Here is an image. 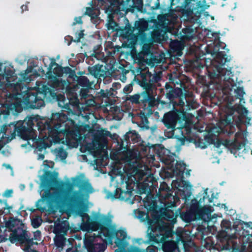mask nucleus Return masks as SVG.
<instances>
[{
	"label": "nucleus",
	"instance_id": "nucleus-1",
	"mask_svg": "<svg viewBox=\"0 0 252 252\" xmlns=\"http://www.w3.org/2000/svg\"><path fill=\"white\" fill-rule=\"evenodd\" d=\"M52 118L54 127L44 129L43 131L40 132L38 138L35 137V132L32 129L26 132L29 133L26 139L32 140V146L39 151L50 147L53 143L67 144L70 142L69 136L71 134V130L67 126L72 124V121L67 120L66 116L63 114H54Z\"/></svg>",
	"mask_w": 252,
	"mask_h": 252
},
{
	"label": "nucleus",
	"instance_id": "nucleus-2",
	"mask_svg": "<svg viewBox=\"0 0 252 252\" xmlns=\"http://www.w3.org/2000/svg\"><path fill=\"white\" fill-rule=\"evenodd\" d=\"M140 0H108L105 5V12L108 14L109 19L107 23L109 30H117L116 23L111 19L112 14L117 13L121 10H128L131 7L136 6V4H140Z\"/></svg>",
	"mask_w": 252,
	"mask_h": 252
},
{
	"label": "nucleus",
	"instance_id": "nucleus-3",
	"mask_svg": "<svg viewBox=\"0 0 252 252\" xmlns=\"http://www.w3.org/2000/svg\"><path fill=\"white\" fill-rule=\"evenodd\" d=\"M9 238L12 243L16 241L23 242L28 238L27 232L23 228H18L16 231L10 232L4 225L0 226V238L1 240H5Z\"/></svg>",
	"mask_w": 252,
	"mask_h": 252
},
{
	"label": "nucleus",
	"instance_id": "nucleus-4",
	"mask_svg": "<svg viewBox=\"0 0 252 252\" xmlns=\"http://www.w3.org/2000/svg\"><path fill=\"white\" fill-rule=\"evenodd\" d=\"M99 237H94L93 235L89 234L86 235L84 240V246L88 252H103L105 249V245L103 243H100Z\"/></svg>",
	"mask_w": 252,
	"mask_h": 252
},
{
	"label": "nucleus",
	"instance_id": "nucleus-5",
	"mask_svg": "<svg viewBox=\"0 0 252 252\" xmlns=\"http://www.w3.org/2000/svg\"><path fill=\"white\" fill-rule=\"evenodd\" d=\"M13 74V69L11 64L0 62V87L3 85H8Z\"/></svg>",
	"mask_w": 252,
	"mask_h": 252
},
{
	"label": "nucleus",
	"instance_id": "nucleus-6",
	"mask_svg": "<svg viewBox=\"0 0 252 252\" xmlns=\"http://www.w3.org/2000/svg\"><path fill=\"white\" fill-rule=\"evenodd\" d=\"M92 7H87L85 14L92 18L96 17L99 14V9L105 3L104 0H93L92 2Z\"/></svg>",
	"mask_w": 252,
	"mask_h": 252
},
{
	"label": "nucleus",
	"instance_id": "nucleus-7",
	"mask_svg": "<svg viewBox=\"0 0 252 252\" xmlns=\"http://www.w3.org/2000/svg\"><path fill=\"white\" fill-rule=\"evenodd\" d=\"M180 188L179 189V194L182 196L183 199H186L190 196L192 189V186L190 183L182 181L180 183Z\"/></svg>",
	"mask_w": 252,
	"mask_h": 252
},
{
	"label": "nucleus",
	"instance_id": "nucleus-8",
	"mask_svg": "<svg viewBox=\"0 0 252 252\" xmlns=\"http://www.w3.org/2000/svg\"><path fill=\"white\" fill-rule=\"evenodd\" d=\"M0 221L1 224L4 225V227L9 230L10 232L16 231L19 228L15 229L13 230L12 229L18 224L19 221L16 219L13 218H9L6 219V218H3V221L1 220V217L0 216Z\"/></svg>",
	"mask_w": 252,
	"mask_h": 252
},
{
	"label": "nucleus",
	"instance_id": "nucleus-9",
	"mask_svg": "<svg viewBox=\"0 0 252 252\" xmlns=\"http://www.w3.org/2000/svg\"><path fill=\"white\" fill-rule=\"evenodd\" d=\"M45 96V94L41 92H36V95L34 93L32 94L29 93L28 96V98L26 101L30 103H36L39 101V104L40 105H43L44 103L43 99L44 98Z\"/></svg>",
	"mask_w": 252,
	"mask_h": 252
},
{
	"label": "nucleus",
	"instance_id": "nucleus-10",
	"mask_svg": "<svg viewBox=\"0 0 252 252\" xmlns=\"http://www.w3.org/2000/svg\"><path fill=\"white\" fill-rule=\"evenodd\" d=\"M113 229L112 228H108L103 227L100 228L99 236L101 237L102 236L105 237L104 242L105 243H111L112 242V233Z\"/></svg>",
	"mask_w": 252,
	"mask_h": 252
},
{
	"label": "nucleus",
	"instance_id": "nucleus-11",
	"mask_svg": "<svg viewBox=\"0 0 252 252\" xmlns=\"http://www.w3.org/2000/svg\"><path fill=\"white\" fill-rule=\"evenodd\" d=\"M117 239L115 243L118 247L125 246L126 244L124 241L126 238V233L124 230H120L116 233Z\"/></svg>",
	"mask_w": 252,
	"mask_h": 252
},
{
	"label": "nucleus",
	"instance_id": "nucleus-12",
	"mask_svg": "<svg viewBox=\"0 0 252 252\" xmlns=\"http://www.w3.org/2000/svg\"><path fill=\"white\" fill-rule=\"evenodd\" d=\"M243 137V134L241 133H238L236 134V140L235 143L234 145V150L232 151L235 157H237L236 152L237 151H240L243 147H245L246 144L245 142L244 143H240V140Z\"/></svg>",
	"mask_w": 252,
	"mask_h": 252
},
{
	"label": "nucleus",
	"instance_id": "nucleus-13",
	"mask_svg": "<svg viewBox=\"0 0 252 252\" xmlns=\"http://www.w3.org/2000/svg\"><path fill=\"white\" fill-rule=\"evenodd\" d=\"M22 79L26 81H30L33 78L32 76H36V71L33 70L32 67H28L26 70L21 73Z\"/></svg>",
	"mask_w": 252,
	"mask_h": 252
},
{
	"label": "nucleus",
	"instance_id": "nucleus-14",
	"mask_svg": "<svg viewBox=\"0 0 252 252\" xmlns=\"http://www.w3.org/2000/svg\"><path fill=\"white\" fill-rule=\"evenodd\" d=\"M4 106L5 108H7L8 112L13 109H15V111H18L21 109L22 104L20 101L14 99L12 100L11 102L10 100H7Z\"/></svg>",
	"mask_w": 252,
	"mask_h": 252
},
{
	"label": "nucleus",
	"instance_id": "nucleus-15",
	"mask_svg": "<svg viewBox=\"0 0 252 252\" xmlns=\"http://www.w3.org/2000/svg\"><path fill=\"white\" fill-rule=\"evenodd\" d=\"M229 116H226L224 119H222L219 123V128L215 127L213 129L214 132L220 133L223 131V128L226 126L228 125L231 122V120H229Z\"/></svg>",
	"mask_w": 252,
	"mask_h": 252
},
{
	"label": "nucleus",
	"instance_id": "nucleus-16",
	"mask_svg": "<svg viewBox=\"0 0 252 252\" xmlns=\"http://www.w3.org/2000/svg\"><path fill=\"white\" fill-rule=\"evenodd\" d=\"M163 122L168 127H172L175 126V119L172 113H168L164 116Z\"/></svg>",
	"mask_w": 252,
	"mask_h": 252
},
{
	"label": "nucleus",
	"instance_id": "nucleus-17",
	"mask_svg": "<svg viewBox=\"0 0 252 252\" xmlns=\"http://www.w3.org/2000/svg\"><path fill=\"white\" fill-rule=\"evenodd\" d=\"M50 68V70L53 69V73L56 76L60 77L63 74L62 68L52 61L51 63Z\"/></svg>",
	"mask_w": 252,
	"mask_h": 252
},
{
	"label": "nucleus",
	"instance_id": "nucleus-18",
	"mask_svg": "<svg viewBox=\"0 0 252 252\" xmlns=\"http://www.w3.org/2000/svg\"><path fill=\"white\" fill-rule=\"evenodd\" d=\"M54 153L57 157V158H60L61 160L64 159L67 156L66 152L62 149H55L54 151Z\"/></svg>",
	"mask_w": 252,
	"mask_h": 252
},
{
	"label": "nucleus",
	"instance_id": "nucleus-19",
	"mask_svg": "<svg viewBox=\"0 0 252 252\" xmlns=\"http://www.w3.org/2000/svg\"><path fill=\"white\" fill-rule=\"evenodd\" d=\"M65 240V239H64L63 237L57 236L54 238L55 244L58 248L62 249L64 246Z\"/></svg>",
	"mask_w": 252,
	"mask_h": 252
},
{
	"label": "nucleus",
	"instance_id": "nucleus-20",
	"mask_svg": "<svg viewBox=\"0 0 252 252\" xmlns=\"http://www.w3.org/2000/svg\"><path fill=\"white\" fill-rule=\"evenodd\" d=\"M186 168V165L183 163H177L176 165V169L173 170L174 174L175 175H179L181 173H183Z\"/></svg>",
	"mask_w": 252,
	"mask_h": 252
},
{
	"label": "nucleus",
	"instance_id": "nucleus-21",
	"mask_svg": "<svg viewBox=\"0 0 252 252\" xmlns=\"http://www.w3.org/2000/svg\"><path fill=\"white\" fill-rule=\"evenodd\" d=\"M58 176V174L57 172H54L52 174L50 173H46L42 177V179H49L50 181H54V180H56Z\"/></svg>",
	"mask_w": 252,
	"mask_h": 252
},
{
	"label": "nucleus",
	"instance_id": "nucleus-22",
	"mask_svg": "<svg viewBox=\"0 0 252 252\" xmlns=\"http://www.w3.org/2000/svg\"><path fill=\"white\" fill-rule=\"evenodd\" d=\"M42 223V220L39 217H36L32 220V224L34 228L38 227Z\"/></svg>",
	"mask_w": 252,
	"mask_h": 252
},
{
	"label": "nucleus",
	"instance_id": "nucleus-23",
	"mask_svg": "<svg viewBox=\"0 0 252 252\" xmlns=\"http://www.w3.org/2000/svg\"><path fill=\"white\" fill-rule=\"evenodd\" d=\"M131 191H122L120 193V197L122 199L128 200L130 198L131 195Z\"/></svg>",
	"mask_w": 252,
	"mask_h": 252
},
{
	"label": "nucleus",
	"instance_id": "nucleus-24",
	"mask_svg": "<svg viewBox=\"0 0 252 252\" xmlns=\"http://www.w3.org/2000/svg\"><path fill=\"white\" fill-rule=\"evenodd\" d=\"M234 93L235 95L237 96L238 98L242 97L245 94L244 90L242 88H237L234 90Z\"/></svg>",
	"mask_w": 252,
	"mask_h": 252
},
{
	"label": "nucleus",
	"instance_id": "nucleus-25",
	"mask_svg": "<svg viewBox=\"0 0 252 252\" xmlns=\"http://www.w3.org/2000/svg\"><path fill=\"white\" fill-rule=\"evenodd\" d=\"M76 39L74 40L75 42H79L81 38L83 37L84 34L83 31H81L78 32L76 33Z\"/></svg>",
	"mask_w": 252,
	"mask_h": 252
},
{
	"label": "nucleus",
	"instance_id": "nucleus-26",
	"mask_svg": "<svg viewBox=\"0 0 252 252\" xmlns=\"http://www.w3.org/2000/svg\"><path fill=\"white\" fill-rule=\"evenodd\" d=\"M13 192L12 189H7L4 191L3 194V195L6 197H9L12 196V194Z\"/></svg>",
	"mask_w": 252,
	"mask_h": 252
},
{
	"label": "nucleus",
	"instance_id": "nucleus-27",
	"mask_svg": "<svg viewBox=\"0 0 252 252\" xmlns=\"http://www.w3.org/2000/svg\"><path fill=\"white\" fill-rule=\"evenodd\" d=\"M149 224V229H151V231L154 232L155 230L157 229V224H153V221H148Z\"/></svg>",
	"mask_w": 252,
	"mask_h": 252
},
{
	"label": "nucleus",
	"instance_id": "nucleus-28",
	"mask_svg": "<svg viewBox=\"0 0 252 252\" xmlns=\"http://www.w3.org/2000/svg\"><path fill=\"white\" fill-rule=\"evenodd\" d=\"M41 233L39 230L35 231L33 233V239L35 240H39L40 239Z\"/></svg>",
	"mask_w": 252,
	"mask_h": 252
},
{
	"label": "nucleus",
	"instance_id": "nucleus-29",
	"mask_svg": "<svg viewBox=\"0 0 252 252\" xmlns=\"http://www.w3.org/2000/svg\"><path fill=\"white\" fill-rule=\"evenodd\" d=\"M214 211L213 208L211 206H205L203 208V212L205 213H211Z\"/></svg>",
	"mask_w": 252,
	"mask_h": 252
},
{
	"label": "nucleus",
	"instance_id": "nucleus-30",
	"mask_svg": "<svg viewBox=\"0 0 252 252\" xmlns=\"http://www.w3.org/2000/svg\"><path fill=\"white\" fill-rule=\"evenodd\" d=\"M208 143H204L202 141H199L197 144V146L202 149H204L207 147Z\"/></svg>",
	"mask_w": 252,
	"mask_h": 252
},
{
	"label": "nucleus",
	"instance_id": "nucleus-31",
	"mask_svg": "<svg viewBox=\"0 0 252 252\" xmlns=\"http://www.w3.org/2000/svg\"><path fill=\"white\" fill-rule=\"evenodd\" d=\"M139 99V95H133V96H131L130 97V100L132 102H137L138 101V100Z\"/></svg>",
	"mask_w": 252,
	"mask_h": 252
},
{
	"label": "nucleus",
	"instance_id": "nucleus-32",
	"mask_svg": "<svg viewBox=\"0 0 252 252\" xmlns=\"http://www.w3.org/2000/svg\"><path fill=\"white\" fill-rule=\"evenodd\" d=\"M83 191L85 193L92 192L93 191L92 188L90 184H87V189H83Z\"/></svg>",
	"mask_w": 252,
	"mask_h": 252
},
{
	"label": "nucleus",
	"instance_id": "nucleus-33",
	"mask_svg": "<svg viewBox=\"0 0 252 252\" xmlns=\"http://www.w3.org/2000/svg\"><path fill=\"white\" fill-rule=\"evenodd\" d=\"M82 23V22L81 17H75L74 19V22L73 23V25H75L76 24H81Z\"/></svg>",
	"mask_w": 252,
	"mask_h": 252
},
{
	"label": "nucleus",
	"instance_id": "nucleus-34",
	"mask_svg": "<svg viewBox=\"0 0 252 252\" xmlns=\"http://www.w3.org/2000/svg\"><path fill=\"white\" fill-rule=\"evenodd\" d=\"M132 90V87L130 85L126 86L124 89V92L125 93L128 94L130 93Z\"/></svg>",
	"mask_w": 252,
	"mask_h": 252
},
{
	"label": "nucleus",
	"instance_id": "nucleus-35",
	"mask_svg": "<svg viewBox=\"0 0 252 252\" xmlns=\"http://www.w3.org/2000/svg\"><path fill=\"white\" fill-rule=\"evenodd\" d=\"M43 165L44 167V169H47L48 167H52L53 166V163L52 162H49L48 164H47V162L44 161L43 162Z\"/></svg>",
	"mask_w": 252,
	"mask_h": 252
},
{
	"label": "nucleus",
	"instance_id": "nucleus-36",
	"mask_svg": "<svg viewBox=\"0 0 252 252\" xmlns=\"http://www.w3.org/2000/svg\"><path fill=\"white\" fill-rule=\"evenodd\" d=\"M0 203L1 204H3L4 205L5 209H9L10 208V207L8 205L6 200H2L0 199Z\"/></svg>",
	"mask_w": 252,
	"mask_h": 252
},
{
	"label": "nucleus",
	"instance_id": "nucleus-37",
	"mask_svg": "<svg viewBox=\"0 0 252 252\" xmlns=\"http://www.w3.org/2000/svg\"><path fill=\"white\" fill-rule=\"evenodd\" d=\"M3 166L6 168V169H10L11 170V175H13V171L11 167L9 164H3Z\"/></svg>",
	"mask_w": 252,
	"mask_h": 252
},
{
	"label": "nucleus",
	"instance_id": "nucleus-38",
	"mask_svg": "<svg viewBox=\"0 0 252 252\" xmlns=\"http://www.w3.org/2000/svg\"><path fill=\"white\" fill-rule=\"evenodd\" d=\"M21 9L22 11L28 10V6L27 5H23L21 6Z\"/></svg>",
	"mask_w": 252,
	"mask_h": 252
},
{
	"label": "nucleus",
	"instance_id": "nucleus-39",
	"mask_svg": "<svg viewBox=\"0 0 252 252\" xmlns=\"http://www.w3.org/2000/svg\"><path fill=\"white\" fill-rule=\"evenodd\" d=\"M95 226L93 228H92V230L94 231L97 230L99 229V227L97 224H95Z\"/></svg>",
	"mask_w": 252,
	"mask_h": 252
},
{
	"label": "nucleus",
	"instance_id": "nucleus-40",
	"mask_svg": "<svg viewBox=\"0 0 252 252\" xmlns=\"http://www.w3.org/2000/svg\"><path fill=\"white\" fill-rule=\"evenodd\" d=\"M44 158V155H39V156H38V158L39 159H43Z\"/></svg>",
	"mask_w": 252,
	"mask_h": 252
},
{
	"label": "nucleus",
	"instance_id": "nucleus-41",
	"mask_svg": "<svg viewBox=\"0 0 252 252\" xmlns=\"http://www.w3.org/2000/svg\"><path fill=\"white\" fill-rule=\"evenodd\" d=\"M74 251L72 248H69L66 250V252H73Z\"/></svg>",
	"mask_w": 252,
	"mask_h": 252
},
{
	"label": "nucleus",
	"instance_id": "nucleus-42",
	"mask_svg": "<svg viewBox=\"0 0 252 252\" xmlns=\"http://www.w3.org/2000/svg\"><path fill=\"white\" fill-rule=\"evenodd\" d=\"M20 188L21 190H23L25 189V186L24 185H20Z\"/></svg>",
	"mask_w": 252,
	"mask_h": 252
},
{
	"label": "nucleus",
	"instance_id": "nucleus-43",
	"mask_svg": "<svg viewBox=\"0 0 252 252\" xmlns=\"http://www.w3.org/2000/svg\"><path fill=\"white\" fill-rule=\"evenodd\" d=\"M218 76L223 75V71H219V74H218Z\"/></svg>",
	"mask_w": 252,
	"mask_h": 252
},
{
	"label": "nucleus",
	"instance_id": "nucleus-44",
	"mask_svg": "<svg viewBox=\"0 0 252 252\" xmlns=\"http://www.w3.org/2000/svg\"><path fill=\"white\" fill-rule=\"evenodd\" d=\"M17 98H18V97H17V98H15V97H12V98L11 99V100H14V99H15V100H17L18 101H20V102H21H21H21V101H20V100H19L17 99Z\"/></svg>",
	"mask_w": 252,
	"mask_h": 252
},
{
	"label": "nucleus",
	"instance_id": "nucleus-45",
	"mask_svg": "<svg viewBox=\"0 0 252 252\" xmlns=\"http://www.w3.org/2000/svg\"><path fill=\"white\" fill-rule=\"evenodd\" d=\"M74 196H76V197H78V198H80V197H79V193H77V192L75 193V194H74Z\"/></svg>",
	"mask_w": 252,
	"mask_h": 252
},
{
	"label": "nucleus",
	"instance_id": "nucleus-46",
	"mask_svg": "<svg viewBox=\"0 0 252 252\" xmlns=\"http://www.w3.org/2000/svg\"><path fill=\"white\" fill-rule=\"evenodd\" d=\"M221 145V144L220 143H218L216 145V148H219Z\"/></svg>",
	"mask_w": 252,
	"mask_h": 252
},
{
	"label": "nucleus",
	"instance_id": "nucleus-47",
	"mask_svg": "<svg viewBox=\"0 0 252 252\" xmlns=\"http://www.w3.org/2000/svg\"><path fill=\"white\" fill-rule=\"evenodd\" d=\"M216 61H217V62H218L219 63H221V62H222V61H221V62H220V60H219V58H217L216 59Z\"/></svg>",
	"mask_w": 252,
	"mask_h": 252
},
{
	"label": "nucleus",
	"instance_id": "nucleus-48",
	"mask_svg": "<svg viewBox=\"0 0 252 252\" xmlns=\"http://www.w3.org/2000/svg\"><path fill=\"white\" fill-rule=\"evenodd\" d=\"M228 107H229L233 109H235V108L233 106H232V105H228Z\"/></svg>",
	"mask_w": 252,
	"mask_h": 252
},
{
	"label": "nucleus",
	"instance_id": "nucleus-49",
	"mask_svg": "<svg viewBox=\"0 0 252 252\" xmlns=\"http://www.w3.org/2000/svg\"><path fill=\"white\" fill-rule=\"evenodd\" d=\"M63 104H67V102H65L66 100L65 99V98H63Z\"/></svg>",
	"mask_w": 252,
	"mask_h": 252
},
{
	"label": "nucleus",
	"instance_id": "nucleus-50",
	"mask_svg": "<svg viewBox=\"0 0 252 252\" xmlns=\"http://www.w3.org/2000/svg\"><path fill=\"white\" fill-rule=\"evenodd\" d=\"M176 184H177V183H176V182H173V186H175V187H176Z\"/></svg>",
	"mask_w": 252,
	"mask_h": 252
},
{
	"label": "nucleus",
	"instance_id": "nucleus-51",
	"mask_svg": "<svg viewBox=\"0 0 252 252\" xmlns=\"http://www.w3.org/2000/svg\"><path fill=\"white\" fill-rule=\"evenodd\" d=\"M248 150H249V149H248V148H247V149L245 148V149H244V150L243 151V152H244V151H246V152H248Z\"/></svg>",
	"mask_w": 252,
	"mask_h": 252
},
{
	"label": "nucleus",
	"instance_id": "nucleus-52",
	"mask_svg": "<svg viewBox=\"0 0 252 252\" xmlns=\"http://www.w3.org/2000/svg\"><path fill=\"white\" fill-rule=\"evenodd\" d=\"M221 207H224V208H225L226 206H225V205L224 204H222L221 205Z\"/></svg>",
	"mask_w": 252,
	"mask_h": 252
},
{
	"label": "nucleus",
	"instance_id": "nucleus-53",
	"mask_svg": "<svg viewBox=\"0 0 252 252\" xmlns=\"http://www.w3.org/2000/svg\"><path fill=\"white\" fill-rule=\"evenodd\" d=\"M146 216V219H147V220H149V218H148V216L147 215H145Z\"/></svg>",
	"mask_w": 252,
	"mask_h": 252
},
{
	"label": "nucleus",
	"instance_id": "nucleus-54",
	"mask_svg": "<svg viewBox=\"0 0 252 252\" xmlns=\"http://www.w3.org/2000/svg\"><path fill=\"white\" fill-rule=\"evenodd\" d=\"M70 44V42H68L67 44L68 45H69Z\"/></svg>",
	"mask_w": 252,
	"mask_h": 252
},
{
	"label": "nucleus",
	"instance_id": "nucleus-55",
	"mask_svg": "<svg viewBox=\"0 0 252 252\" xmlns=\"http://www.w3.org/2000/svg\"><path fill=\"white\" fill-rule=\"evenodd\" d=\"M114 137H117V135L115 134V135H114Z\"/></svg>",
	"mask_w": 252,
	"mask_h": 252
},
{
	"label": "nucleus",
	"instance_id": "nucleus-56",
	"mask_svg": "<svg viewBox=\"0 0 252 252\" xmlns=\"http://www.w3.org/2000/svg\"><path fill=\"white\" fill-rule=\"evenodd\" d=\"M165 245H166V244L164 245V247H163L164 249H165Z\"/></svg>",
	"mask_w": 252,
	"mask_h": 252
},
{
	"label": "nucleus",
	"instance_id": "nucleus-57",
	"mask_svg": "<svg viewBox=\"0 0 252 252\" xmlns=\"http://www.w3.org/2000/svg\"><path fill=\"white\" fill-rule=\"evenodd\" d=\"M209 202H212V200H211V199H210V200H209Z\"/></svg>",
	"mask_w": 252,
	"mask_h": 252
},
{
	"label": "nucleus",
	"instance_id": "nucleus-58",
	"mask_svg": "<svg viewBox=\"0 0 252 252\" xmlns=\"http://www.w3.org/2000/svg\"><path fill=\"white\" fill-rule=\"evenodd\" d=\"M59 105L61 106L62 105V104H61V102L59 103Z\"/></svg>",
	"mask_w": 252,
	"mask_h": 252
},
{
	"label": "nucleus",
	"instance_id": "nucleus-59",
	"mask_svg": "<svg viewBox=\"0 0 252 252\" xmlns=\"http://www.w3.org/2000/svg\"><path fill=\"white\" fill-rule=\"evenodd\" d=\"M251 154H252V150L251 151Z\"/></svg>",
	"mask_w": 252,
	"mask_h": 252
},
{
	"label": "nucleus",
	"instance_id": "nucleus-60",
	"mask_svg": "<svg viewBox=\"0 0 252 252\" xmlns=\"http://www.w3.org/2000/svg\"><path fill=\"white\" fill-rule=\"evenodd\" d=\"M140 2L141 3V0H140Z\"/></svg>",
	"mask_w": 252,
	"mask_h": 252
}]
</instances>
